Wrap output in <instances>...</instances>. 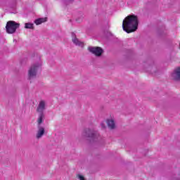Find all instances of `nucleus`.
<instances>
[{
    "label": "nucleus",
    "mask_w": 180,
    "mask_h": 180,
    "mask_svg": "<svg viewBox=\"0 0 180 180\" xmlns=\"http://www.w3.org/2000/svg\"><path fill=\"white\" fill-rule=\"evenodd\" d=\"M122 29L126 33H133L139 29V18L137 15H129L122 22Z\"/></svg>",
    "instance_id": "f257e3e1"
},
{
    "label": "nucleus",
    "mask_w": 180,
    "mask_h": 180,
    "mask_svg": "<svg viewBox=\"0 0 180 180\" xmlns=\"http://www.w3.org/2000/svg\"><path fill=\"white\" fill-rule=\"evenodd\" d=\"M83 134L84 137L88 139L90 143H95V141H98V139L99 138V134L98 131L89 128L85 129Z\"/></svg>",
    "instance_id": "f03ea898"
},
{
    "label": "nucleus",
    "mask_w": 180,
    "mask_h": 180,
    "mask_svg": "<svg viewBox=\"0 0 180 180\" xmlns=\"http://www.w3.org/2000/svg\"><path fill=\"white\" fill-rule=\"evenodd\" d=\"M20 27V23L10 20L6 23V30L8 34H13V33L16 32V29H19Z\"/></svg>",
    "instance_id": "7ed1b4c3"
},
{
    "label": "nucleus",
    "mask_w": 180,
    "mask_h": 180,
    "mask_svg": "<svg viewBox=\"0 0 180 180\" xmlns=\"http://www.w3.org/2000/svg\"><path fill=\"white\" fill-rule=\"evenodd\" d=\"M41 71V64L37 63L31 65L30 70H28V79H32L37 75V71Z\"/></svg>",
    "instance_id": "20e7f679"
},
{
    "label": "nucleus",
    "mask_w": 180,
    "mask_h": 180,
    "mask_svg": "<svg viewBox=\"0 0 180 180\" xmlns=\"http://www.w3.org/2000/svg\"><path fill=\"white\" fill-rule=\"evenodd\" d=\"M88 50L89 53L94 54L96 57H101L103 53H104L103 49L99 46H89Z\"/></svg>",
    "instance_id": "39448f33"
},
{
    "label": "nucleus",
    "mask_w": 180,
    "mask_h": 180,
    "mask_svg": "<svg viewBox=\"0 0 180 180\" xmlns=\"http://www.w3.org/2000/svg\"><path fill=\"white\" fill-rule=\"evenodd\" d=\"M172 79L173 81L179 82L180 81V67L174 69L172 73Z\"/></svg>",
    "instance_id": "423d86ee"
},
{
    "label": "nucleus",
    "mask_w": 180,
    "mask_h": 180,
    "mask_svg": "<svg viewBox=\"0 0 180 180\" xmlns=\"http://www.w3.org/2000/svg\"><path fill=\"white\" fill-rule=\"evenodd\" d=\"M45 110H46V102L44 101H41L37 108V113H44Z\"/></svg>",
    "instance_id": "0eeeda50"
},
{
    "label": "nucleus",
    "mask_w": 180,
    "mask_h": 180,
    "mask_svg": "<svg viewBox=\"0 0 180 180\" xmlns=\"http://www.w3.org/2000/svg\"><path fill=\"white\" fill-rule=\"evenodd\" d=\"M37 127H38V131L36 134V137H37V139H41V137H43V136H44L46 129L41 125H37Z\"/></svg>",
    "instance_id": "6e6552de"
},
{
    "label": "nucleus",
    "mask_w": 180,
    "mask_h": 180,
    "mask_svg": "<svg viewBox=\"0 0 180 180\" xmlns=\"http://www.w3.org/2000/svg\"><path fill=\"white\" fill-rule=\"evenodd\" d=\"M39 117L37 120V126H41V123L44 122V119L46 118V115H44V112H38Z\"/></svg>",
    "instance_id": "1a4fd4ad"
},
{
    "label": "nucleus",
    "mask_w": 180,
    "mask_h": 180,
    "mask_svg": "<svg viewBox=\"0 0 180 180\" xmlns=\"http://www.w3.org/2000/svg\"><path fill=\"white\" fill-rule=\"evenodd\" d=\"M172 180H180V171L179 169H176L172 172L171 176Z\"/></svg>",
    "instance_id": "9d476101"
},
{
    "label": "nucleus",
    "mask_w": 180,
    "mask_h": 180,
    "mask_svg": "<svg viewBox=\"0 0 180 180\" xmlns=\"http://www.w3.org/2000/svg\"><path fill=\"white\" fill-rule=\"evenodd\" d=\"M47 19H48L47 17L37 18L34 21V22L35 23V25L38 26V25H41V23H44V22H47Z\"/></svg>",
    "instance_id": "9b49d317"
},
{
    "label": "nucleus",
    "mask_w": 180,
    "mask_h": 180,
    "mask_svg": "<svg viewBox=\"0 0 180 180\" xmlns=\"http://www.w3.org/2000/svg\"><path fill=\"white\" fill-rule=\"evenodd\" d=\"M107 124L110 129H115V121L113 120H107Z\"/></svg>",
    "instance_id": "f8f14e48"
},
{
    "label": "nucleus",
    "mask_w": 180,
    "mask_h": 180,
    "mask_svg": "<svg viewBox=\"0 0 180 180\" xmlns=\"http://www.w3.org/2000/svg\"><path fill=\"white\" fill-rule=\"evenodd\" d=\"M25 29H32L34 30V25L32 22H26L25 24Z\"/></svg>",
    "instance_id": "ddd939ff"
},
{
    "label": "nucleus",
    "mask_w": 180,
    "mask_h": 180,
    "mask_svg": "<svg viewBox=\"0 0 180 180\" xmlns=\"http://www.w3.org/2000/svg\"><path fill=\"white\" fill-rule=\"evenodd\" d=\"M72 41L75 44V46H82V42H81V41L77 38L72 39Z\"/></svg>",
    "instance_id": "4468645a"
},
{
    "label": "nucleus",
    "mask_w": 180,
    "mask_h": 180,
    "mask_svg": "<svg viewBox=\"0 0 180 180\" xmlns=\"http://www.w3.org/2000/svg\"><path fill=\"white\" fill-rule=\"evenodd\" d=\"M148 70L151 72V74H157V70L155 65L148 66Z\"/></svg>",
    "instance_id": "2eb2a0df"
},
{
    "label": "nucleus",
    "mask_w": 180,
    "mask_h": 180,
    "mask_svg": "<svg viewBox=\"0 0 180 180\" xmlns=\"http://www.w3.org/2000/svg\"><path fill=\"white\" fill-rule=\"evenodd\" d=\"M77 178L79 179V180H85V178H84V176L81 175V174H78L77 175Z\"/></svg>",
    "instance_id": "dca6fc26"
},
{
    "label": "nucleus",
    "mask_w": 180,
    "mask_h": 180,
    "mask_svg": "<svg viewBox=\"0 0 180 180\" xmlns=\"http://www.w3.org/2000/svg\"><path fill=\"white\" fill-rule=\"evenodd\" d=\"M84 19V17H79L78 18L76 19V22H82V20Z\"/></svg>",
    "instance_id": "f3484780"
},
{
    "label": "nucleus",
    "mask_w": 180,
    "mask_h": 180,
    "mask_svg": "<svg viewBox=\"0 0 180 180\" xmlns=\"http://www.w3.org/2000/svg\"><path fill=\"white\" fill-rule=\"evenodd\" d=\"M72 39H77V35L74 32H72Z\"/></svg>",
    "instance_id": "a211bd4d"
},
{
    "label": "nucleus",
    "mask_w": 180,
    "mask_h": 180,
    "mask_svg": "<svg viewBox=\"0 0 180 180\" xmlns=\"http://www.w3.org/2000/svg\"><path fill=\"white\" fill-rule=\"evenodd\" d=\"M101 127H102L103 129H105L106 127H105V124L101 123Z\"/></svg>",
    "instance_id": "6ab92c4d"
},
{
    "label": "nucleus",
    "mask_w": 180,
    "mask_h": 180,
    "mask_svg": "<svg viewBox=\"0 0 180 180\" xmlns=\"http://www.w3.org/2000/svg\"><path fill=\"white\" fill-rule=\"evenodd\" d=\"M69 22H72V20H69Z\"/></svg>",
    "instance_id": "aec40b11"
},
{
    "label": "nucleus",
    "mask_w": 180,
    "mask_h": 180,
    "mask_svg": "<svg viewBox=\"0 0 180 180\" xmlns=\"http://www.w3.org/2000/svg\"><path fill=\"white\" fill-rule=\"evenodd\" d=\"M110 35L112 36V33L111 32H110Z\"/></svg>",
    "instance_id": "412c9836"
}]
</instances>
